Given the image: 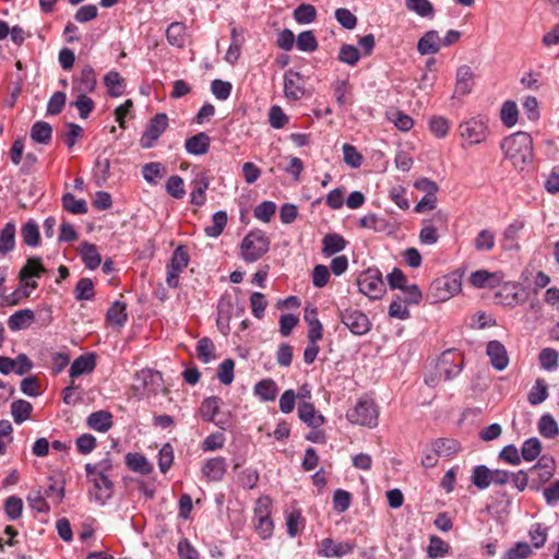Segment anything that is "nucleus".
<instances>
[{
  "label": "nucleus",
  "mask_w": 559,
  "mask_h": 559,
  "mask_svg": "<svg viewBox=\"0 0 559 559\" xmlns=\"http://www.w3.org/2000/svg\"><path fill=\"white\" fill-rule=\"evenodd\" d=\"M197 357L203 364L210 362L215 358V346L210 337H202L197 343Z\"/></svg>",
  "instance_id": "obj_45"
},
{
  "label": "nucleus",
  "mask_w": 559,
  "mask_h": 559,
  "mask_svg": "<svg viewBox=\"0 0 559 559\" xmlns=\"http://www.w3.org/2000/svg\"><path fill=\"white\" fill-rule=\"evenodd\" d=\"M350 85L347 80H337L333 84L334 97L338 105L344 106L350 99Z\"/></svg>",
  "instance_id": "obj_62"
},
{
  "label": "nucleus",
  "mask_w": 559,
  "mask_h": 559,
  "mask_svg": "<svg viewBox=\"0 0 559 559\" xmlns=\"http://www.w3.org/2000/svg\"><path fill=\"white\" fill-rule=\"evenodd\" d=\"M548 397V388L544 379H537L527 395L531 405H538Z\"/></svg>",
  "instance_id": "obj_49"
},
{
  "label": "nucleus",
  "mask_w": 559,
  "mask_h": 559,
  "mask_svg": "<svg viewBox=\"0 0 559 559\" xmlns=\"http://www.w3.org/2000/svg\"><path fill=\"white\" fill-rule=\"evenodd\" d=\"M15 247V225L7 223L0 233V253L7 254Z\"/></svg>",
  "instance_id": "obj_41"
},
{
  "label": "nucleus",
  "mask_w": 559,
  "mask_h": 559,
  "mask_svg": "<svg viewBox=\"0 0 559 559\" xmlns=\"http://www.w3.org/2000/svg\"><path fill=\"white\" fill-rule=\"evenodd\" d=\"M348 241L337 233H328L321 240V254L330 258L338 254L347 247Z\"/></svg>",
  "instance_id": "obj_20"
},
{
  "label": "nucleus",
  "mask_w": 559,
  "mask_h": 559,
  "mask_svg": "<svg viewBox=\"0 0 559 559\" xmlns=\"http://www.w3.org/2000/svg\"><path fill=\"white\" fill-rule=\"evenodd\" d=\"M47 272L46 267L43 265L41 258L32 257L28 258L25 265L21 269L19 273V277L21 281H25V286L31 289L37 288V282L27 280L33 277H40L43 274Z\"/></svg>",
  "instance_id": "obj_17"
},
{
  "label": "nucleus",
  "mask_w": 559,
  "mask_h": 559,
  "mask_svg": "<svg viewBox=\"0 0 559 559\" xmlns=\"http://www.w3.org/2000/svg\"><path fill=\"white\" fill-rule=\"evenodd\" d=\"M254 394L264 402L274 401L278 393V388L273 379H263L255 383Z\"/></svg>",
  "instance_id": "obj_37"
},
{
  "label": "nucleus",
  "mask_w": 559,
  "mask_h": 559,
  "mask_svg": "<svg viewBox=\"0 0 559 559\" xmlns=\"http://www.w3.org/2000/svg\"><path fill=\"white\" fill-rule=\"evenodd\" d=\"M95 296L93 281L88 277H82L78 281L74 288V297L78 301L92 300Z\"/></svg>",
  "instance_id": "obj_46"
},
{
  "label": "nucleus",
  "mask_w": 559,
  "mask_h": 559,
  "mask_svg": "<svg viewBox=\"0 0 559 559\" xmlns=\"http://www.w3.org/2000/svg\"><path fill=\"white\" fill-rule=\"evenodd\" d=\"M540 452L542 443L535 437L526 439L521 447V457L526 462L537 459Z\"/></svg>",
  "instance_id": "obj_48"
},
{
  "label": "nucleus",
  "mask_w": 559,
  "mask_h": 559,
  "mask_svg": "<svg viewBox=\"0 0 559 559\" xmlns=\"http://www.w3.org/2000/svg\"><path fill=\"white\" fill-rule=\"evenodd\" d=\"M61 203L63 210L71 214L81 215L86 214L88 211L86 201L84 199H76L70 192L62 195Z\"/></svg>",
  "instance_id": "obj_39"
},
{
  "label": "nucleus",
  "mask_w": 559,
  "mask_h": 559,
  "mask_svg": "<svg viewBox=\"0 0 559 559\" xmlns=\"http://www.w3.org/2000/svg\"><path fill=\"white\" fill-rule=\"evenodd\" d=\"M495 234L489 229H483L474 240V247L477 251L488 252L495 247Z\"/></svg>",
  "instance_id": "obj_51"
},
{
  "label": "nucleus",
  "mask_w": 559,
  "mask_h": 559,
  "mask_svg": "<svg viewBox=\"0 0 559 559\" xmlns=\"http://www.w3.org/2000/svg\"><path fill=\"white\" fill-rule=\"evenodd\" d=\"M305 321L308 323V340L309 345L305 349L304 358L307 364H312L314 361V308L307 306L305 309Z\"/></svg>",
  "instance_id": "obj_28"
},
{
  "label": "nucleus",
  "mask_w": 559,
  "mask_h": 559,
  "mask_svg": "<svg viewBox=\"0 0 559 559\" xmlns=\"http://www.w3.org/2000/svg\"><path fill=\"white\" fill-rule=\"evenodd\" d=\"M538 431L543 437L554 439L559 435V427L550 414H544L538 420Z\"/></svg>",
  "instance_id": "obj_44"
},
{
  "label": "nucleus",
  "mask_w": 559,
  "mask_h": 559,
  "mask_svg": "<svg viewBox=\"0 0 559 559\" xmlns=\"http://www.w3.org/2000/svg\"><path fill=\"white\" fill-rule=\"evenodd\" d=\"M227 471V462L223 456L209 459L202 465L201 472L209 481H221Z\"/></svg>",
  "instance_id": "obj_19"
},
{
  "label": "nucleus",
  "mask_w": 559,
  "mask_h": 559,
  "mask_svg": "<svg viewBox=\"0 0 559 559\" xmlns=\"http://www.w3.org/2000/svg\"><path fill=\"white\" fill-rule=\"evenodd\" d=\"M272 500L269 496L259 497L253 509V526L261 539L265 540L273 535L274 523L271 518Z\"/></svg>",
  "instance_id": "obj_5"
},
{
  "label": "nucleus",
  "mask_w": 559,
  "mask_h": 559,
  "mask_svg": "<svg viewBox=\"0 0 559 559\" xmlns=\"http://www.w3.org/2000/svg\"><path fill=\"white\" fill-rule=\"evenodd\" d=\"M228 222V216L225 211H217L212 216V225L204 228V233L209 237L217 238L224 231Z\"/></svg>",
  "instance_id": "obj_43"
},
{
  "label": "nucleus",
  "mask_w": 559,
  "mask_h": 559,
  "mask_svg": "<svg viewBox=\"0 0 559 559\" xmlns=\"http://www.w3.org/2000/svg\"><path fill=\"white\" fill-rule=\"evenodd\" d=\"M460 135L464 142L475 145L484 142L487 136L486 123L477 118L462 122L459 127Z\"/></svg>",
  "instance_id": "obj_12"
},
{
  "label": "nucleus",
  "mask_w": 559,
  "mask_h": 559,
  "mask_svg": "<svg viewBox=\"0 0 559 559\" xmlns=\"http://www.w3.org/2000/svg\"><path fill=\"white\" fill-rule=\"evenodd\" d=\"M260 473L254 467H246L237 474V484L246 490L254 489L259 483Z\"/></svg>",
  "instance_id": "obj_40"
},
{
  "label": "nucleus",
  "mask_w": 559,
  "mask_h": 559,
  "mask_svg": "<svg viewBox=\"0 0 559 559\" xmlns=\"http://www.w3.org/2000/svg\"><path fill=\"white\" fill-rule=\"evenodd\" d=\"M132 389L140 397H150L160 392H167L162 372L151 368L142 369L135 373Z\"/></svg>",
  "instance_id": "obj_2"
},
{
  "label": "nucleus",
  "mask_w": 559,
  "mask_h": 559,
  "mask_svg": "<svg viewBox=\"0 0 559 559\" xmlns=\"http://www.w3.org/2000/svg\"><path fill=\"white\" fill-rule=\"evenodd\" d=\"M486 353L496 370L502 371L509 364V356L504 345L499 341H490L487 344Z\"/></svg>",
  "instance_id": "obj_22"
},
{
  "label": "nucleus",
  "mask_w": 559,
  "mask_h": 559,
  "mask_svg": "<svg viewBox=\"0 0 559 559\" xmlns=\"http://www.w3.org/2000/svg\"><path fill=\"white\" fill-rule=\"evenodd\" d=\"M355 544L350 540L336 542L333 538L321 540L319 554L326 558H342L354 551Z\"/></svg>",
  "instance_id": "obj_16"
},
{
  "label": "nucleus",
  "mask_w": 559,
  "mask_h": 559,
  "mask_svg": "<svg viewBox=\"0 0 559 559\" xmlns=\"http://www.w3.org/2000/svg\"><path fill=\"white\" fill-rule=\"evenodd\" d=\"M91 495L100 504H105L114 495V483L108 476L95 475L92 480Z\"/></svg>",
  "instance_id": "obj_18"
},
{
  "label": "nucleus",
  "mask_w": 559,
  "mask_h": 559,
  "mask_svg": "<svg viewBox=\"0 0 559 559\" xmlns=\"http://www.w3.org/2000/svg\"><path fill=\"white\" fill-rule=\"evenodd\" d=\"M284 90L288 98L300 99L306 93L305 87L301 85V75L298 72H289L285 76Z\"/></svg>",
  "instance_id": "obj_30"
},
{
  "label": "nucleus",
  "mask_w": 559,
  "mask_h": 559,
  "mask_svg": "<svg viewBox=\"0 0 559 559\" xmlns=\"http://www.w3.org/2000/svg\"><path fill=\"white\" fill-rule=\"evenodd\" d=\"M104 84L107 93L111 97H119L124 92V80L116 70H111L104 76Z\"/></svg>",
  "instance_id": "obj_35"
},
{
  "label": "nucleus",
  "mask_w": 559,
  "mask_h": 559,
  "mask_svg": "<svg viewBox=\"0 0 559 559\" xmlns=\"http://www.w3.org/2000/svg\"><path fill=\"white\" fill-rule=\"evenodd\" d=\"M389 316L399 320H407L411 317V312L407 308V304L402 300L401 296H396L389 306Z\"/></svg>",
  "instance_id": "obj_63"
},
{
  "label": "nucleus",
  "mask_w": 559,
  "mask_h": 559,
  "mask_svg": "<svg viewBox=\"0 0 559 559\" xmlns=\"http://www.w3.org/2000/svg\"><path fill=\"white\" fill-rule=\"evenodd\" d=\"M211 138L205 132H199L185 141V148L192 155H204L209 152Z\"/></svg>",
  "instance_id": "obj_25"
},
{
  "label": "nucleus",
  "mask_w": 559,
  "mask_h": 559,
  "mask_svg": "<svg viewBox=\"0 0 559 559\" xmlns=\"http://www.w3.org/2000/svg\"><path fill=\"white\" fill-rule=\"evenodd\" d=\"M270 238L261 229L250 230L240 243L241 257L246 262H255L270 249Z\"/></svg>",
  "instance_id": "obj_3"
},
{
  "label": "nucleus",
  "mask_w": 559,
  "mask_h": 559,
  "mask_svg": "<svg viewBox=\"0 0 559 559\" xmlns=\"http://www.w3.org/2000/svg\"><path fill=\"white\" fill-rule=\"evenodd\" d=\"M87 425L99 432H107L112 426V415L108 411H98L87 417Z\"/></svg>",
  "instance_id": "obj_31"
},
{
  "label": "nucleus",
  "mask_w": 559,
  "mask_h": 559,
  "mask_svg": "<svg viewBox=\"0 0 559 559\" xmlns=\"http://www.w3.org/2000/svg\"><path fill=\"white\" fill-rule=\"evenodd\" d=\"M35 316L31 309H22L10 316L8 326L11 331L27 329L34 322Z\"/></svg>",
  "instance_id": "obj_33"
},
{
  "label": "nucleus",
  "mask_w": 559,
  "mask_h": 559,
  "mask_svg": "<svg viewBox=\"0 0 559 559\" xmlns=\"http://www.w3.org/2000/svg\"><path fill=\"white\" fill-rule=\"evenodd\" d=\"M166 38L169 45L182 48L187 40V26L181 22H173L166 29Z\"/></svg>",
  "instance_id": "obj_32"
},
{
  "label": "nucleus",
  "mask_w": 559,
  "mask_h": 559,
  "mask_svg": "<svg viewBox=\"0 0 559 559\" xmlns=\"http://www.w3.org/2000/svg\"><path fill=\"white\" fill-rule=\"evenodd\" d=\"M97 85V78L94 68L85 64L78 75L72 78L73 94L93 93Z\"/></svg>",
  "instance_id": "obj_14"
},
{
  "label": "nucleus",
  "mask_w": 559,
  "mask_h": 559,
  "mask_svg": "<svg viewBox=\"0 0 559 559\" xmlns=\"http://www.w3.org/2000/svg\"><path fill=\"white\" fill-rule=\"evenodd\" d=\"M555 461L543 456L539 461L530 468L532 474L531 488L539 490L540 486L547 483L554 475Z\"/></svg>",
  "instance_id": "obj_15"
},
{
  "label": "nucleus",
  "mask_w": 559,
  "mask_h": 559,
  "mask_svg": "<svg viewBox=\"0 0 559 559\" xmlns=\"http://www.w3.org/2000/svg\"><path fill=\"white\" fill-rule=\"evenodd\" d=\"M22 238L25 245L36 247L39 243L40 235L35 222L28 221L22 227Z\"/></svg>",
  "instance_id": "obj_56"
},
{
  "label": "nucleus",
  "mask_w": 559,
  "mask_h": 559,
  "mask_svg": "<svg viewBox=\"0 0 559 559\" xmlns=\"http://www.w3.org/2000/svg\"><path fill=\"white\" fill-rule=\"evenodd\" d=\"M128 320L127 305L116 300L106 313V321L112 325L123 326Z\"/></svg>",
  "instance_id": "obj_34"
},
{
  "label": "nucleus",
  "mask_w": 559,
  "mask_h": 559,
  "mask_svg": "<svg viewBox=\"0 0 559 559\" xmlns=\"http://www.w3.org/2000/svg\"><path fill=\"white\" fill-rule=\"evenodd\" d=\"M450 550V546L438 536H431L428 545V556L432 559L444 557Z\"/></svg>",
  "instance_id": "obj_55"
},
{
  "label": "nucleus",
  "mask_w": 559,
  "mask_h": 559,
  "mask_svg": "<svg viewBox=\"0 0 559 559\" xmlns=\"http://www.w3.org/2000/svg\"><path fill=\"white\" fill-rule=\"evenodd\" d=\"M518 106L513 100H507L503 103L501 108V121L508 127L512 128L518 121Z\"/></svg>",
  "instance_id": "obj_57"
},
{
  "label": "nucleus",
  "mask_w": 559,
  "mask_h": 559,
  "mask_svg": "<svg viewBox=\"0 0 559 559\" xmlns=\"http://www.w3.org/2000/svg\"><path fill=\"white\" fill-rule=\"evenodd\" d=\"M440 36L437 31H428L417 43V50L420 55H435L440 50Z\"/></svg>",
  "instance_id": "obj_27"
},
{
  "label": "nucleus",
  "mask_w": 559,
  "mask_h": 559,
  "mask_svg": "<svg viewBox=\"0 0 559 559\" xmlns=\"http://www.w3.org/2000/svg\"><path fill=\"white\" fill-rule=\"evenodd\" d=\"M71 105L79 110L82 119H87L95 108L94 100L87 94H76V99Z\"/></svg>",
  "instance_id": "obj_58"
},
{
  "label": "nucleus",
  "mask_w": 559,
  "mask_h": 559,
  "mask_svg": "<svg viewBox=\"0 0 559 559\" xmlns=\"http://www.w3.org/2000/svg\"><path fill=\"white\" fill-rule=\"evenodd\" d=\"M408 11H413L421 17H428L433 14V5L429 0H405Z\"/></svg>",
  "instance_id": "obj_54"
},
{
  "label": "nucleus",
  "mask_w": 559,
  "mask_h": 559,
  "mask_svg": "<svg viewBox=\"0 0 559 559\" xmlns=\"http://www.w3.org/2000/svg\"><path fill=\"white\" fill-rule=\"evenodd\" d=\"M495 273H490L486 270H478L471 274L469 282L474 287L477 288L493 287L491 281L495 278Z\"/></svg>",
  "instance_id": "obj_64"
},
{
  "label": "nucleus",
  "mask_w": 559,
  "mask_h": 559,
  "mask_svg": "<svg viewBox=\"0 0 559 559\" xmlns=\"http://www.w3.org/2000/svg\"><path fill=\"white\" fill-rule=\"evenodd\" d=\"M346 417L354 425L374 428L379 421V409L373 400L362 397L347 411Z\"/></svg>",
  "instance_id": "obj_4"
},
{
  "label": "nucleus",
  "mask_w": 559,
  "mask_h": 559,
  "mask_svg": "<svg viewBox=\"0 0 559 559\" xmlns=\"http://www.w3.org/2000/svg\"><path fill=\"white\" fill-rule=\"evenodd\" d=\"M81 259L84 265L90 270L97 269L102 263V257L94 243L84 241L80 245L79 249Z\"/></svg>",
  "instance_id": "obj_29"
},
{
  "label": "nucleus",
  "mask_w": 559,
  "mask_h": 559,
  "mask_svg": "<svg viewBox=\"0 0 559 559\" xmlns=\"http://www.w3.org/2000/svg\"><path fill=\"white\" fill-rule=\"evenodd\" d=\"M166 191L175 199H182L186 195L183 179L178 175H173L166 182Z\"/></svg>",
  "instance_id": "obj_60"
},
{
  "label": "nucleus",
  "mask_w": 559,
  "mask_h": 559,
  "mask_svg": "<svg viewBox=\"0 0 559 559\" xmlns=\"http://www.w3.org/2000/svg\"><path fill=\"white\" fill-rule=\"evenodd\" d=\"M32 411V404L25 400H16L11 404V413L16 424H22L27 420Z\"/></svg>",
  "instance_id": "obj_47"
},
{
  "label": "nucleus",
  "mask_w": 559,
  "mask_h": 559,
  "mask_svg": "<svg viewBox=\"0 0 559 559\" xmlns=\"http://www.w3.org/2000/svg\"><path fill=\"white\" fill-rule=\"evenodd\" d=\"M358 290L369 299H380L385 293L382 274L378 269H368L357 277Z\"/></svg>",
  "instance_id": "obj_6"
},
{
  "label": "nucleus",
  "mask_w": 559,
  "mask_h": 559,
  "mask_svg": "<svg viewBox=\"0 0 559 559\" xmlns=\"http://www.w3.org/2000/svg\"><path fill=\"white\" fill-rule=\"evenodd\" d=\"M52 128L46 121H37L31 129V138L39 144H48L51 141Z\"/></svg>",
  "instance_id": "obj_42"
},
{
  "label": "nucleus",
  "mask_w": 559,
  "mask_h": 559,
  "mask_svg": "<svg viewBox=\"0 0 559 559\" xmlns=\"http://www.w3.org/2000/svg\"><path fill=\"white\" fill-rule=\"evenodd\" d=\"M4 511L9 520L15 521L21 518L23 511V501L16 496H11L4 501Z\"/></svg>",
  "instance_id": "obj_61"
},
{
  "label": "nucleus",
  "mask_w": 559,
  "mask_h": 559,
  "mask_svg": "<svg viewBox=\"0 0 559 559\" xmlns=\"http://www.w3.org/2000/svg\"><path fill=\"white\" fill-rule=\"evenodd\" d=\"M463 356L455 349H449L441 354L437 362V370L444 380H452L461 373L463 369Z\"/></svg>",
  "instance_id": "obj_9"
},
{
  "label": "nucleus",
  "mask_w": 559,
  "mask_h": 559,
  "mask_svg": "<svg viewBox=\"0 0 559 559\" xmlns=\"http://www.w3.org/2000/svg\"><path fill=\"white\" fill-rule=\"evenodd\" d=\"M124 463L129 471L141 475H148L154 469L146 456L139 452H128L124 455Z\"/></svg>",
  "instance_id": "obj_23"
},
{
  "label": "nucleus",
  "mask_w": 559,
  "mask_h": 559,
  "mask_svg": "<svg viewBox=\"0 0 559 559\" xmlns=\"http://www.w3.org/2000/svg\"><path fill=\"white\" fill-rule=\"evenodd\" d=\"M276 204L273 201H263L258 204L253 210V215L257 219L269 223L276 212Z\"/></svg>",
  "instance_id": "obj_59"
},
{
  "label": "nucleus",
  "mask_w": 559,
  "mask_h": 559,
  "mask_svg": "<svg viewBox=\"0 0 559 559\" xmlns=\"http://www.w3.org/2000/svg\"><path fill=\"white\" fill-rule=\"evenodd\" d=\"M222 399L218 396H210L202 401L199 408L200 416L204 421H214L215 416L219 413Z\"/></svg>",
  "instance_id": "obj_36"
},
{
  "label": "nucleus",
  "mask_w": 559,
  "mask_h": 559,
  "mask_svg": "<svg viewBox=\"0 0 559 559\" xmlns=\"http://www.w3.org/2000/svg\"><path fill=\"white\" fill-rule=\"evenodd\" d=\"M96 367V356L94 353H87L74 359L70 367V377L76 378L84 373H91Z\"/></svg>",
  "instance_id": "obj_26"
},
{
  "label": "nucleus",
  "mask_w": 559,
  "mask_h": 559,
  "mask_svg": "<svg viewBox=\"0 0 559 559\" xmlns=\"http://www.w3.org/2000/svg\"><path fill=\"white\" fill-rule=\"evenodd\" d=\"M474 86V73L468 66H461L456 71L455 90L453 97L468 95Z\"/></svg>",
  "instance_id": "obj_21"
},
{
  "label": "nucleus",
  "mask_w": 559,
  "mask_h": 559,
  "mask_svg": "<svg viewBox=\"0 0 559 559\" xmlns=\"http://www.w3.org/2000/svg\"><path fill=\"white\" fill-rule=\"evenodd\" d=\"M157 459L160 473L166 474L170 469L175 459L174 448L169 442L162 447Z\"/></svg>",
  "instance_id": "obj_53"
},
{
  "label": "nucleus",
  "mask_w": 559,
  "mask_h": 559,
  "mask_svg": "<svg viewBox=\"0 0 559 559\" xmlns=\"http://www.w3.org/2000/svg\"><path fill=\"white\" fill-rule=\"evenodd\" d=\"M500 148L515 167L523 168L534 159L533 140L527 132L519 131L504 138Z\"/></svg>",
  "instance_id": "obj_1"
},
{
  "label": "nucleus",
  "mask_w": 559,
  "mask_h": 559,
  "mask_svg": "<svg viewBox=\"0 0 559 559\" xmlns=\"http://www.w3.org/2000/svg\"><path fill=\"white\" fill-rule=\"evenodd\" d=\"M439 456H452L460 450V443L454 439L439 438L432 442Z\"/></svg>",
  "instance_id": "obj_50"
},
{
  "label": "nucleus",
  "mask_w": 559,
  "mask_h": 559,
  "mask_svg": "<svg viewBox=\"0 0 559 559\" xmlns=\"http://www.w3.org/2000/svg\"><path fill=\"white\" fill-rule=\"evenodd\" d=\"M169 126L168 116L165 112L154 115L147 122L145 130L140 138V145L142 148L153 147L160 135L167 130Z\"/></svg>",
  "instance_id": "obj_8"
},
{
  "label": "nucleus",
  "mask_w": 559,
  "mask_h": 559,
  "mask_svg": "<svg viewBox=\"0 0 559 559\" xmlns=\"http://www.w3.org/2000/svg\"><path fill=\"white\" fill-rule=\"evenodd\" d=\"M348 269V259L346 255H336L332 259L330 263V269L326 265L323 264H317V281L316 285L317 288L324 287L330 278L331 273L335 276H341L344 274Z\"/></svg>",
  "instance_id": "obj_10"
},
{
  "label": "nucleus",
  "mask_w": 559,
  "mask_h": 559,
  "mask_svg": "<svg viewBox=\"0 0 559 559\" xmlns=\"http://www.w3.org/2000/svg\"><path fill=\"white\" fill-rule=\"evenodd\" d=\"M540 367L547 371H554L558 367L559 353L550 347L544 348L538 355Z\"/></svg>",
  "instance_id": "obj_52"
},
{
  "label": "nucleus",
  "mask_w": 559,
  "mask_h": 559,
  "mask_svg": "<svg viewBox=\"0 0 559 559\" xmlns=\"http://www.w3.org/2000/svg\"><path fill=\"white\" fill-rule=\"evenodd\" d=\"M492 469L486 465H477L473 468L471 475L472 484L479 490L487 489L491 485Z\"/></svg>",
  "instance_id": "obj_38"
},
{
  "label": "nucleus",
  "mask_w": 559,
  "mask_h": 559,
  "mask_svg": "<svg viewBox=\"0 0 559 559\" xmlns=\"http://www.w3.org/2000/svg\"><path fill=\"white\" fill-rule=\"evenodd\" d=\"M344 325L355 335L367 334L371 329V322L367 314L358 309H346L341 313Z\"/></svg>",
  "instance_id": "obj_11"
},
{
  "label": "nucleus",
  "mask_w": 559,
  "mask_h": 559,
  "mask_svg": "<svg viewBox=\"0 0 559 559\" xmlns=\"http://www.w3.org/2000/svg\"><path fill=\"white\" fill-rule=\"evenodd\" d=\"M210 186V179L205 173L199 175L191 181L190 203L197 206H202L206 202V190Z\"/></svg>",
  "instance_id": "obj_24"
},
{
  "label": "nucleus",
  "mask_w": 559,
  "mask_h": 559,
  "mask_svg": "<svg viewBox=\"0 0 559 559\" xmlns=\"http://www.w3.org/2000/svg\"><path fill=\"white\" fill-rule=\"evenodd\" d=\"M430 290L435 301L448 300L461 290V280L455 275L438 278L431 284Z\"/></svg>",
  "instance_id": "obj_13"
},
{
  "label": "nucleus",
  "mask_w": 559,
  "mask_h": 559,
  "mask_svg": "<svg viewBox=\"0 0 559 559\" xmlns=\"http://www.w3.org/2000/svg\"><path fill=\"white\" fill-rule=\"evenodd\" d=\"M190 254L186 246H178L166 265V284L170 288L179 286L180 274L189 265Z\"/></svg>",
  "instance_id": "obj_7"
}]
</instances>
